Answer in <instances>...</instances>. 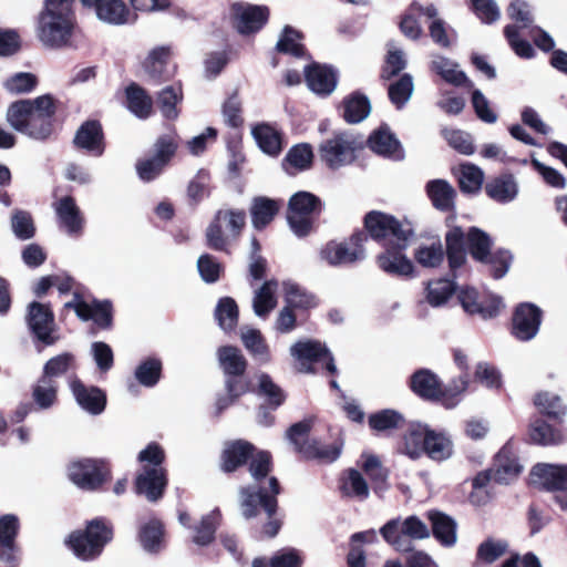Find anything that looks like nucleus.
I'll return each mask as SVG.
<instances>
[{"label":"nucleus","instance_id":"2f4dec72","mask_svg":"<svg viewBox=\"0 0 567 567\" xmlns=\"http://www.w3.org/2000/svg\"><path fill=\"white\" fill-rule=\"evenodd\" d=\"M282 204L281 199L267 196L254 197L249 209L254 228L258 231L266 229L279 214Z\"/></svg>","mask_w":567,"mask_h":567},{"label":"nucleus","instance_id":"09e8293b","mask_svg":"<svg viewBox=\"0 0 567 567\" xmlns=\"http://www.w3.org/2000/svg\"><path fill=\"white\" fill-rule=\"evenodd\" d=\"M58 380L40 377L32 388V399L40 409H50L58 401Z\"/></svg>","mask_w":567,"mask_h":567},{"label":"nucleus","instance_id":"2eb2a0df","mask_svg":"<svg viewBox=\"0 0 567 567\" xmlns=\"http://www.w3.org/2000/svg\"><path fill=\"white\" fill-rule=\"evenodd\" d=\"M413 237H404L382 246L383 251L377 256L378 267L385 274L398 278L414 276L413 261L408 257L406 249Z\"/></svg>","mask_w":567,"mask_h":567},{"label":"nucleus","instance_id":"c85d7f7f","mask_svg":"<svg viewBox=\"0 0 567 567\" xmlns=\"http://www.w3.org/2000/svg\"><path fill=\"white\" fill-rule=\"evenodd\" d=\"M313 163V147L311 144L303 142L295 144L288 150L281 161V167L289 176H296L301 172L311 169Z\"/></svg>","mask_w":567,"mask_h":567},{"label":"nucleus","instance_id":"4c0bfd02","mask_svg":"<svg viewBox=\"0 0 567 567\" xmlns=\"http://www.w3.org/2000/svg\"><path fill=\"white\" fill-rule=\"evenodd\" d=\"M255 137L260 150L270 155L278 156L282 151V134L268 123L257 124L252 128Z\"/></svg>","mask_w":567,"mask_h":567},{"label":"nucleus","instance_id":"f704fd0d","mask_svg":"<svg viewBox=\"0 0 567 567\" xmlns=\"http://www.w3.org/2000/svg\"><path fill=\"white\" fill-rule=\"evenodd\" d=\"M125 106L141 120L148 118L153 113V100L147 91L135 82L125 87Z\"/></svg>","mask_w":567,"mask_h":567},{"label":"nucleus","instance_id":"20e7f679","mask_svg":"<svg viewBox=\"0 0 567 567\" xmlns=\"http://www.w3.org/2000/svg\"><path fill=\"white\" fill-rule=\"evenodd\" d=\"M74 0H45L38 18V38L50 48L66 45L76 24Z\"/></svg>","mask_w":567,"mask_h":567},{"label":"nucleus","instance_id":"412c9836","mask_svg":"<svg viewBox=\"0 0 567 567\" xmlns=\"http://www.w3.org/2000/svg\"><path fill=\"white\" fill-rule=\"evenodd\" d=\"M20 532L19 518L13 514L0 516V561L8 567H18L20 548L17 537Z\"/></svg>","mask_w":567,"mask_h":567},{"label":"nucleus","instance_id":"aec40b11","mask_svg":"<svg viewBox=\"0 0 567 567\" xmlns=\"http://www.w3.org/2000/svg\"><path fill=\"white\" fill-rule=\"evenodd\" d=\"M270 16L266 6L235 2L230 6L231 24L243 35L259 32Z\"/></svg>","mask_w":567,"mask_h":567},{"label":"nucleus","instance_id":"5fc2aeb1","mask_svg":"<svg viewBox=\"0 0 567 567\" xmlns=\"http://www.w3.org/2000/svg\"><path fill=\"white\" fill-rule=\"evenodd\" d=\"M163 365L157 358H147L143 360L135 369L137 382L146 388L156 385L162 377Z\"/></svg>","mask_w":567,"mask_h":567},{"label":"nucleus","instance_id":"39448f33","mask_svg":"<svg viewBox=\"0 0 567 567\" xmlns=\"http://www.w3.org/2000/svg\"><path fill=\"white\" fill-rule=\"evenodd\" d=\"M114 537V527L105 517H95L85 523L83 529L71 532L64 545L81 560L99 558Z\"/></svg>","mask_w":567,"mask_h":567},{"label":"nucleus","instance_id":"0e129e2a","mask_svg":"<svg viewBox=\"0 0 567 567\" xmlns=\"http://www.w3.org/2000/svg\"><path fill=\"white\" fill-rule=\"evenodd\" d=\"M426 300L433 307L444 305L455 291V285L449 279H437L427 285Z\"/></svg>","mask_w":567,"mask_h":567},{"label":"nucleus","instance_id":"473e14b6","mask_svg":"<svg viewBox=\"0 0 567 567\" xmlns=\"http://www.w3.org/2000/svg\"><path fill=\"white\" fill-rule=\"evenodd\" d=\"M55 213L61 227L65 228L69 235L79 236L83 231L84 218L72 196H64L54 205Z\"/></svg>","mask_w":567,"mask_h":567},{"label":"nucleus","instance_id":"f257e3e1","mask_svg":"<svg viewBox=\"0 0 567 567\" xmlns=\"http://www.w3.org/2000/svg\"><path fill=\"white\" fill-rule=\"evenodd\" d=\"M246 465L254 484L240 486L238 489L240 514L246 520L265 515V520L256 529L257 538H275L284 526L285 514L278 501L282 487L279 480L270 475L274 471L272 455L243 439L227 442L219 456L220 471L233 474Z\"/></svg>","mask_w":567,"mask_h":567},{"label":"nucleus","instance_id":"1a4fd4ad","mask_svg":"<svg viewBox=\"0 0 567 567\" xmlns=\"http://www.w3.org/2000/svg\"><path fill=\"white\" fill-rule=\"evenodd\" d=\"M312 429V421L303 419L291 424L286 436L293 445L295 451L307 461H318L320 463H331L340 454V449L336 445H324L317 440H309Z\"/></svg>","mask_w":567,"mask_h":567},{"label":"nucleus","instance_id":"4468645a","mask_svg":"<svg viewBox=\"0 0 567 567\" xmlns=\"http://www.w3.org/2000/svg\"><path fill=\"white\" fill-rule=\"evenodd\" d=\"M25 322L35 344L50 347L59 341L60 336L56 334L54 312L50 303L30 302L27 308ZM37 348L41 351L39 346Z\"/></svg>","mask_w":567,"mask_h":567},{"label":"nucleus","instance_id":"de8ad7c7","mask_svg":"<svg viewBox=\"0 0 567 567\" xmlns=\"http://www.w3.org/2000/svg\"><path fill=\"white\" fill-rule=\"evenodd\" d=\"M209 195L210 173L205 168H200L187 185V203L192 207H197Z\"/></svg>","mask_w":567,"mask_h":567},{"label":"nucleus","instance_id":"a19ab883","mask_svg":"<svg viewBox=\"0 0 567 567\" xmlns=\"http://www.w3.org/2000/svg\"><path fill=\"white\" fill-rule=\"evenodd\" d=\"M426 193L433 206L442 212H449L454 207L455 189L444 179L430 181Z\"/></svg>","mask_w":567,"mask_h":567},{"label":"nucleus","instance_id":"6ab92c4d","mask_svg":"<svg viewBox=\"0 0 567 567\" xmlns=\"http://www.w3.org/2000/svg\"><path fill=\"white\" fill-rule=\"evenodd\" d=\"M318 153L326 166L336 171L350 164L354 157V141L347 132H334L331 138L319 144Z\"/></svg>","mask_w":567,"mask_h":567},{"label":"nucleus","instance_id":"ddd939ff","mask_svg":"<svg viewBox=\"0 0 567 567\" xmlns=\"http://www.w3.org/2000/svg\"><path fill=\"white\" fill-rule=\"evenodd\" d=\"M66 472L68 478L83 491H97L112 477L110 464L99 458L71 462Z\"/></svg>","mask_w":567,"mask_h":567},{"label":"nucleus","instance_id":"58836bf2","mask_svg":"<svg viewBox=\"0 0 567 567\" xmlns=\"http://www.w3.org/2000/svg\"><path fill=\"white\" fill-rule=\"evenodd\" d=\"M429 520L432 524L434 537L446 547L456 543V523L447 515L441 512L431 511L427 513Z\"/></svg>","mask_w":567,"mask_h":567},{"label":"nucleus","instance_id":"37998d69","mask_svg":"<svg viewBox=\"0 0 567 567\" xmlns=\"http://www.w3.org/2000/svg\"><path fill=\"white\" fill-rule=\"evenodd\" d=\"M424 452L434 461H445L453 454V443L445 434L427 430Z\"/></svg>","mask_w":567,"mask_h":567},{"label":"nucleus","instance_id":"13d9d810","mask_svg":"<svg viewBox=\"0 0 567 567\" xmlns=\"http://www.w3.org/2000/svg\"><path fill=\"white\" fill-rule=\"evenodd\" d=\"M285 300L293 309L300 310H309L318 305L316 297L297 284H285Z\"/></svg>","mask_w":567,"mask_h":567},{"label":"nucleus","instance_id":"c9c22d12","mask_svg":"<svg viewBox=\"0 0 567 567\" xmlns=\"http://www.w3.org/2000/svg\"><path fill=\"white\" fill-rule=\"evenodd\" d=\"M522 465L509 446H504L496 455L493 480L498 484H508L522 472Z\"/></svg>","mask_w":567,"mask_h":567},{"label":"nucleus","instance_id":"4be33fe9","mask_svg":"<svg viewBox=\"0 0 567 567\" xmlns=\"http://www.w3.org/2000/svg\"><path fill=\"white\" fill-rule=\"evenodd\" d=\"M530 483L547 491L567 489V465L536 464L529 474Z\"/></svg>","mask_w":567,"mask_h":567},{"label":"nucleus","instance_id":"69168bd1","mask_svg":"<svg viewBox=\"0 0 567 567\" xmlns=\"http://www.w3.org/2000/svg\"><path fill=\"white\" fill-rule=\"evenodd\" d=\"M39 83L35 74L30 72H18L9 76L4 83V89L12 94H24L32 92Z\"/></svg>","mask_w":567,"mask_h":567},{"label":"nucleus","instance_id":"774afa93","mask_svg":"<svg viewBox=\"0 0 567 567\" xmlns=\"http://www.w3.org/2000/svg\"><path fill=\"white\" fill-rule=\"evenodd\" d=\"M413 89L412 76L404 74L400 80L390 85L389 97L398 109H401L410 100Z\"/></svg>","mask_w":567,"mask_h":567},{"label":"nucleus","instance_id":"b1692460","mask_svg":"<svg viewBox=\"0 0 567 567\" xmlns=\"http://www.w3.org/2000/svg\"><path fill=\"white\" fill-rule=\"evenodd\" d=\"M71 391L76 403L93 415L101 414L106 408V393L95 385H85L80 379L71 382Z\"/></svg>","mask_w":567,"mask_h":567},{"label":"nucleus","instance_id":"4d7b16f0","mask_svg":"<svg viewBox=\"0 0 567 567\" xmlns=\"http://www.w3.org/2000/svg\"><path fill=\"white\" fill-rule=\"evenodd\" d=\"M75 357L71 352H63L49 359L42 371V377L56 380L59 377L68 373L70 370H75Z\"/></svg>","mask_w":567,"mask_h":567},{"label":"nucleus","instance_id":"f8f14e48","mask_svg":"<svg viewBox=\"0 0 567 567\" xmlns=\"http://www.w3.org/2000/svg\"><path fill=\"white\" fill-rule=\"evenodd\" d=\"M380 532L388 544L398 551L404 553L412 550L413 539H425L430 536L427 525L415 515L402 522L400 518L391 519Z\"/></svg>","mask_w":567,"mask_h":567},{"label":"nucleus","instance_id":"5701e85b","mask_svg":"<svg viewBox=\"0 0 567 567\" xmlns=\"http://www.w3.org/2000/svg\"><path fill=\"white\" fill-rule=\"evenodd\" d=\"M542 311L533 303L519 305L513 317V334L522 340H532L538 332Z\"/></svg>","mask_w":567,"mask_h":567},{"label":"nucleus","instance_id":"6e6d98bb","mask_svg":"<svg viewBox=\"0 0 567 567\" xmlns=\"http://www.w3.org/2000/svg\"><path fill=\"white\" fill-rule=\"evenodd\" d=\"M215 316L223 330H234L238 323L239 316L236 301L231 297L220 298L215 310Z\"/></svg>","mask_w":567,"mask_h":567},{"label":"nucleus","instance_id":"9b49d317","mask_svg":"<svg viewBox=\"0 0 567 567\" xmlns=\"http://www.w3.org/2000/svg\"><path fill=\"white\" fill-rule=\"evenodd\" d=\"M219 367L225 374V389L234 395L251 391V382L246 377L248 361L236 346H221L217 350Z\"/></svg>","mask_w":567,"mask_h":567},{"label":"nucleus","instance_id":"c756f323","mask_svg":"<svg viewBox=\"0 0 567 567\" xmlns=\"http://www.w3.org/2000/svg\"><path fill=\"white\" fill-rule=\"evenodd\" d=\"M137 540L148 554H158L166 547V529L164 523L156 517L148 519L138 527Z\"/></svg>","mask_w":567,"mask_h":567},{"label":"nucleus","instance_id":"9d476101","mask_svg":"<svg viewBox=\"0 0 567 567\" xmlns=\"http://www.w3.org/2000/svg\"><path fill=\"white\" fill-rule=\"evenodd\" d=\"M322 207V202L317 195L306 190L295 193L288 202L287 209V220L292 231L298 237L309 235Z\"/></svg>","mask_w":567,"mask_h":567},{"label":"nucleus","instance_id":"052dcab7","mask_svg":"<svg viewBox=\"0 0 567 567\" xmlns=\"http://www.w3.org/2000/svg\"><path fill=\"white\" fill-rule=\"evenodd\" d=\"M302 33L295 30L290 25H286L282 30L280 39L276 44V50L279 53L290 54L296 58H301L305 54V45L297 42V39H301Z\"/></svg>","mask_w":567,"mask_h":567},{"label":"nucleus","instance_id":"864d4df0","mask_svg":"<svg viewBox=\"0 0 567 567\" xmlns=\"http://www.w3.org/2000/svg\"><path fill=\"white\" fill-rule=\"evenodd\" d=\"M432 69L449 83L466 85L468 87L473 86V83L466 78L465 73L458 71L456 64L444 56L434 58Z\"/></svg>","mask_w":567,"mask_h":567},{"label":"nucleus","instance_id":"338daca9","mask_svg":"<svg viewBox=\"0 0 567 567\" xmlns=\"http://www.w3.org/2000/svg\"><path fill=\"white\" fill-rule=\"evenodd\" d=\"M484 179V173L481 168L472 164L461 166L458 177L460 187L464 193H476L481 189Z\"/></svg>","mask_w":567,"mask_h":567},{"label":"nucleus","instance_id":"ea45409f","mask_svg":"<svg viewBox=\"0 0 567 567\" xmlns=\"http://www.w3.org/2000/svg\"><path fill=\"white\" fill-rule=\"evenodd\" d=\"M486 194L495 202L505 204L518 195V185L512 175H502L485 185Z\"/></svg>","mask_w":567,"mask_h":567},{"label":"nucleus","instance_id":"72a5a7b5","mask_svg":"<svg viewBox=\"0 0 567 567\" xmlns=\"http://www.w3.org/2000/svg\"><path fill=\"white\" fill-rule=\"evenodd\" d=\"M171 49L168 47H157L153 49L145 61L143 69L148 79L154 84L169 81L173 74L168 71L167 65L171 59Z\"/></svg>","mask_w":567,"mask_h":567},{"label":"nucleus","instance_id":"c03bdc74","mask_svg":"<svg viewBox=\"0 0 567 567\" xmlns=\"http://www.w3.org/2000/svg\"><path fill=\"white\" fill-rule=\"evenodd\" d=\"M528 435L533 443L544 446L556 445L565 441V434L560 429L553 427L540 419L530 424Z\"/></svg>","mask_w":567,"mask_h":567},{"label":"nucleus","instance_id":"f03ea898","mask_svg":"<svg viewBox=\"0 0 567 567\" xmlns=\"http://www.w3.org/2000/svg\"><path fill=\"white\" fill-rule=\"evenodd\" d=\"M446 255L451 268H457L465 261V243L474 259L491 266L492 275L499 279L506 275L512 256L507 250H498L489 255L492 239L480 228H470L466 237L460 227L451 229L446 234Z\"/></svg>","mask_w":567,"mask_h":567},{"label":"nucleus","instance_id":"3c124183","mask_svg":"<svg viewBox=\"0 0 567 567\" xmlns=\"http://www.w3.org/2000/svg\"><path fill=\"white\" fill-rule=\"evenodd\" d=\"M426 431L422 425L412 426L403 436L400 452L412 460L419 458L424 452Z\"/></svg>","mask_w":567,"mask_h":567},{"label":"nucleus","instance_id":"423d86ee","mask_svg":"<svg viewBox=\"0 0 567 567\" xmlns=\"http://www.w3.org/2000/svg\"><path fill=\"white\" fill-rule=\"evenodd\" d=\"M181 144V137L175 130L161 134L155 140L148 154L138 158L135 164L141 181L150 183L158 178L175 158Z\"/></svg>","mask_w":567,"mask_h":567},{"label":"nucleus","instance_id":"bf43d9fd","mask_svg":"<svg viewBox=\"0 0 567 567\" xmlns=\"http://www.w3.org/2000/svg\"><path fill=\"white\" fill-rule=\"evenodd\" d=\"M183 94L181 87L173 85L164 87L158 94V105L163 116L167 120H176L179 115L177 104L182 101Z\"/></svg>","mask_w":567,"mask_h":567},{"label":"nucleus","instance_id":"680f3d73","mask_svg":"<svg viewBox=\"0 0 567 567\" xmlns=\"http://www.w3.org/2000/svg\"><path fill=\"white\" fill-rule=\"evenodd\" d=\"M534 404L540 413L553 417L559 419L565 415L566 406L563 404L559 395L551 392H539L535 395Z\"/></svg>","mask_w":567,"mask_h":567},{"label":"nucleus","instance_id":"7c9ffc66","mask_svg":"<svg viewBox=\"0 0 567 567\" xmlns=\"http://www.w3.org/2000/svg\"><path fill=\"white\" fill-rule=\"evenodd\" d=\"M305 80L308 87L320 95H329L337 85V75L333 69L317 62L305 68Z\"/></svg>","mask_w":567,"mask_h":567},{"label":"nucleus","instance_id":"bb28decb","mask_svg":"<svg viewBox=\"0 0 567 567\" xmlns=\"http://www.w3.org/2000/svg\"><path fill=\"white\" fill-rule=\"evenodd\" d=\"M368 145L371 151L381 156L395 161L404 157V151L400 141L386 125H381L370 134Z\"/></svg>","mask_w":567,"mask_h":567},{"label":"nucleus","instance_id":"a211bd4d","mask_svg":"<svg viewBox=\"0 0 567 567\" xmlns=\"http://www.w3.org/2000/svg\"><path fill=\"white\" fill-rule=\"evenodd\" d=\"M72 146L79 153L87 156H103L107 147V141L101 121L89 118L82 122L72 138Z\"/></svg>","mask_w":567,"mask_h":567},{"label":"nucleus","instance_id":"603ef678","mask_svg":"<svg viewBox=\"0 0 567 567\" xmlns=\"http://www.w3.org/2000/svg\"><path fill=\"white\" fill-rule=\"evenodd\" d=\"M320 256L331 266L346 265L354 261V250L343 241H328L321 249Z\"/></svg>","mask_w":567,"mask_h":567},{"label":"nucleus","instance_id":"e433bc0d","mask_svg":"<svg viewBox=\"0 0 567 567\" xmlns=\"http://www.w3.org/2000/svg\"><path fill=\"white\" fill-rule=\"evenodd\" d=\"M361 461L362 471L370 480L374 493L381 496L389 488L388 470L383 466L380 457L370 452H363Z\"/></svg>","mask_w":567,"mask_h":567},{"label":"nucleus","instance_id":"a878e982","mask_svg":"<svg viewBox=\"0 0 567 567\" xmlns=\"http://www.w3.org/2000/svg\"><path fill=\"white\" fill-rule=\"evenodd\" d=\"M84 7L94 8L100 20L122 25L128 22L131 11L123 0H80Z\"/></svg>","mask_w":567,"mask_h":567},{"label":"nucleus","instance_id":"49530a36","mask_svg":"<svg viewBox=\"0 0 567 567\" xmlns=\"http://www.w3.org/2000/svg\"><path fill=\"white\" fill-rule=\"evenodd\" d=\"M444 255L443 245L439 238L421 244L414 251L415 260L425 268L439 267L444 260Z\"/></svg>","mask_w":567,"mask_h":567},{"label":"nucleus","instance_id":"f3484780","mask_svg":"<svg viewBox=\"0 0 567 567\" xmlns=\"http://www.w3.org/2000/svg\"><path fill=\"white\" fill-rule=\"evenodd\" d=\"M66 309H73L82 321L92 320L99 330H111L114 324L113 305L109 299H93L86 302L80 292H74V299L64 305Z\"/></svg>","mask_w":567,"mask_h":567},{"label":"nucleus","instance_id":"393cba45","mask_svg":"<svg viewBox=\"0 0 567 567\" xmlns=\"http://www.w3.org/2000/svg\"><path fill=\"white\" fill-rule=\"evenodd\" d=\"M458 300L467 313L480 315L483 319L496 317L503 307L501 298L491 297L483 301L478 298L477 291L473 288L460 290Z\"/></svg>","mask_w":567,"mask_h":567},{"label":"nucleus","instance_id":"7ed1b4c3","mask_svg":"<svg viewBox=\"0 0 567 567\" xmlns=\"http://www.w3.org/2000/svg\"><path fill=\"white\" fill-rule=\"evenodd\" d=\"M56 100L51 94L11 103L7 121L18 132L38 141L49 140L55 132Z\"/></svg>","mask_w":567,"mask_h":567},{"label":"nucleus","instance_id":"cd10ccee","mask_svg":"<svg viewBox=\"0 0 567 567\" xmlns=\"http://www.w3.org/2000/svg\"><path fill=\"white\" fill-rule=\"evenodd\" d=\"M167 485L166 473L163 468L144 467V472L135 478V492L144 494L148 501H158Z\"/></svg>","mask_w":567,"mask_h":567},{"label":"nucleus","instance_id":"0eeeda50","mask_svg":"<svg viewBox=\"0 0 567 567\" xmlns=\"http://www.w3.org/2000/svg\"><path fill=\"white\" fill-rule=\"evenodd\" d=\"M246 219L245 209H218L206 228L207 247L217 251H228L230 240H237L241 236Z\"/></svg>","mask_w":567,"mask_h":567},{"label":"nucleus","instance_id":"e2e57ef3","mask_svg":"<svg viewBox=\"0 0 567 567\" xmlns=\"http://www.w3.org/2000/svg\"><path fill=\"white\" fill-rule=\"evenodd\" d=\"M258 394L267 398V402L272 410L281 406L287 399L285 391L267 373L259 377Z\"/></svg>","mask_w":567,"mask_h":567},{"label":"nucleus","instance_id":"dca6fc26","mask_svg":"<svg viewBox=\"0 0 567 567\" xmlns=\"http://www.w3.org/2000/svg\"><path fill=\"white\" fill-rule=\"evenodd\" d=\"M364 226L370 236L382 246L404 237H413L414 230L409 223H401L394 217L371 212L364 218Z\"/></svg>","mask_w":567,"mask_h":567},{"label":"nucleus","instance_id":"79ce46f5","mask_svg":"<svg viewBox=\"0 0 567 567\" xmlns=\"http://www.w3.org/2000/svg\"><path fill=\"white\" fill-rule=\"evenodd\" d=\"M219 524L220 514L218 509L204 515L200 522L192 528L194 530L192 542L200 547L209 546L216 538Z\"/></svg>","mask_w":567,"mask_h":567},{"label":"nucleus","instance_id":"a18cd8bd","mask_svg":"<svg viewBox=\"0 0 567 567\" xmlns=\"http://www.w3.org/2000/svg\"><path fill=\"white\" fill-rule=\"evenodd\" d=\"M412 390L420 396L436 400L440 399L441 385L435 374L429 370L415 372L411 380Z\"/></svg>","mask_w":567,"mask_h":567},{"label":"nucleus","instance_id":"6e6552de","mask_svg":"<svg viewBox=\"0 0 567 567\" xmlns=\"http://www.w3.org/2000/svg\"><path fill=\"white\" fill-rule=\"evenodd\" d=\"M290 354L293 358V367L297 372L307 374L324 373L328 375L337 373L331 351L326 343L319 340H299L291 346Z\"/></svg>","mask_w":567,"mask_h":567},{"label":"nucleus","instance_id":"8fccbe9b","mask_svg":"<svg viewBox=\"0 0 567 567\" xmlns=\"http://www.w3.org/2000/svg\"><path fill=\"white\" fill-rule=\"evenodd\" d=\"M278 282L275 279L266 280L262 286L256 291L254 298V311L258 317H267L272 309L277 306L275 291Z\"/></svg>","mask_w":567,"mask_h":567}]
</instances>
